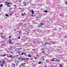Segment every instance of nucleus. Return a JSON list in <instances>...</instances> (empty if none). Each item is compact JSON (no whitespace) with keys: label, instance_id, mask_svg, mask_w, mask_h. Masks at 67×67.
I'll list each match as a JSON object with an SVG mask.
<instances>
[{"label":"nucleus","instance_id":"1","mask_svg":"<svg viewBox=\"0 0 67 67\" xmlns=\"http://www.w3.org/2000/svg\"><path fill=\"white\" fill-rule=\"evenodd\" d=\"M30 32L29 31H26L24 33V34L25 35H28V34H29Z\"/></svg>","mask_w":67,"mask_h":67},{"label":"nucleus","instance_id":"2","mask_svg":"<svg viewBox=\"0 0 67 67\" xmlns=\"http://www.w3.org/2000/svg\"><path fill=\"white\" fill-rule=\"evenodd\" d=\"M43 21V22L44 23H42L41 24L40 26H42V25H44L45 24L46 22L45 21H44V20Z\"/></svg>","mask_w":67,"mask_h":67},{"label":"nucleus","instance_id":"3","mask_svg":"<svg viewBox=\"0 0 67 67\" xmlns=\"http://www.w3.org/2000/svg\"><path fill=\"white\" fill-rule=\"evenodd\" d=\"M21 60H29V58H26L25 59V58H21Z\"/></svg>","mask_w":67,"mask_h":67},{"label":"nucleus","instance_id":"4","mask_svg":"<svg viewBox=\"0 0 67 67\" xmlns=\"http://www.w3.org/2000/svg\"><path fill=\"white\" fill-rule=\"evenodd\" d=\"M43 62H42L41 61H40V62L38 63L39 64H42Z\"/></svg>","mask_w":67,"mask_h":67},{"label":"nucleus","instance_id":"5","mask_svg":"<svg viewBox=\"0 0 67 67\" xmlns=\"http://www.w3.org/2000/svg\"><path fill=\"white\" fill-rule=\"evenodd\" d=\"M24 64H23V67H25V66L24 64H26V63H23Z\"/></svg>","mask_w":67,"mask_h":67},{"label":"nucleus","instance_id":"6","mask_svg":"<svg viewBox=\"0 0 67 67\" xmlns=\"http://www.w3.org/2000/svg\"><path fill=\"white\" fill-rule=\"evenodd\" d=\"M12 9H13V8H12L10 7L9 8V10H12Z\"/></svg>","mask_w":67,"mask_h":67},{"label":"nucleus","instance_id":"7","mask_svg":"<svg viewBox=\"0 0 67 67\" xmlns=\"http://www.w3.org/2000/svg\"><path fill=\"white\" fill-rule=\"evenodd\" d=\"M28 56L29 57H31V55L30 54H29L28 55Z\"/></svg>","mask_w":67,"mask_h":67},{"label":"nucleus","instance_id":"8","mask_svg":"<svg viewBox=\"0 0 67 67\" xmlns=\"http://www.w3.org/2000/svg\"><path fill=\"white\" fill-rule=\"evenodd\" d=\"M1 67H3V65L2 64V63H1Z\"/></svg>","mask_w":67,"mask_h":67},{"label":"nucleus","instance_id":"9","mask_svg":"<svg viewBox=\"0 0 67 67\" xmlns=\"http://www.w3.org/2000/svg\"><path fill=\"white\" fill-rule=\"evenodd\" d=\"M3 7V4H1L0 5V7L1 8V7Z\"/></svg>","mask_w":67,"mask_h":67},{"label":"nucleus","instance_id":"10","mask_svg":"<svg viewBox=\"0 0 67 67\" xmlns=\"http://www.w3.org/2000/svg\"><path fill=\"white\" fill-rule=\"evenodd\" d=\"M9 57H11V58H12V55H10L9 56Z\"/></svg>","mask_w":67,"mask_h":67},{"label":"nucleus","instance_id":"11","mask_svg":"<svg viewBox=\"0 0 67 67\" xmlns=\"http://www.w3.org/2000/svg\"><path fill=\"white\" fill-rule=\"evenodd\" d=\"M9 43L10 44H12V45L13 44V43H12L11 42H9Z\"/></svg>","mask_w":67,"mask_h":67},{"label":"nucleus","instance_id":"12","mask_svg":"<svg viewBox=\"0 0 67 67\" xmlns=\"http://www.w3.org/2000/svg\"><path fill=\"white\" fill-rule=\"evenodd\" d=\"M48 44V42H45L44 44H45V45H47V44Z\"/></svg>","mask_w":67,"mask_h":67},{"label":"nucleus","instance_id":"13","mask_svg":"<svg viewBox=\"0 0 67 67\" xmlns=\"http://www.w3.org/2000/svg\"><path fill=\"white\" fill-rule=\"evenodd\" d=\"M46 61L47 63H48V60H46Z\"/></svg>","mask_w":67,"mask_h":67},{"label":"nucleus","instance_id":"14","mask_svg":"<svg viewBox=\"0 0 67 67\" xmlns=\"http://www.w3.org/2000/svg\"><path fill=\"white\" fill-rule=\"evenodd\" d=\"M14 7H15V8H14V9H16V5H14Z\"/></svg>","mask_w":67,"mask_h":67},{"label":"nucleus","instance_id":"15","mask_svg":"<svg viewBox=\"0 0 67 67\" xmlns=\"http://www.w3.org/2000/svg\"><path fill=\"white\" fill-rule=\"evenodd\" d=\"M41 58H42L41 59H44V56H43V57H41Z\"/></svg>","mask_w":67,"mask_h":67},{"label":"nucleus","instance_id":"16","mask_svg":"<svg viewBox=\"0 0 67 67\" xmlns=\"http://www.w3.org/2000/svg\"><path fill=\"white\" fill-rule=\"evenodd\" d=\"M5 55H7V54H4V55H2V57H4V56H5Z\"/></svg>","mask_w":67,"mask_h":67},{"label":"nucleus","instance_id":"17","mask_svg":"<svg viewBox=\"0 0 67 67\" xmlns=\"http://www.w3.org/2000/svg\"><path fill=\"white\" fill-rule=\"evenodd\" d=\"M5 44L4 43H3V44H2V46H4L5 45Z\"/></svg>","mask_w":67,"mask_h":67},{"label":"nucleus","instance_id":"18","mask_svg":"<svg viewBox=\"0 0 67 67\" xmlns=\"http://www.w3.org/2000/svg\"><path fill=\"white\" fill-rule=\"evenodd\" d=\"M60 16H64V15L62 14L61 15V14L60 15Z\"/></svg>","mask_w":67,"mask_h":67},{"label":"nucleus","instance_id":"19","mask_svg":"<svg viewBox=\"0 0 67 67\" xmlns=\"http://www.w3.org/2000/svg\"><path fill=\"white\" fill-rule=\"evenodd\" d=\"M42 31L41 30H38V32H41Z\"/></svg>","mask_w":67,"mask_h":67},{"label":"nucleus","instance_id":"20","mask_svg":"<svg viewBox=\"0 0 67 67\" xmlns=\"http://www.w3.org/2000/svg\"><path fill=\"white\" fill-rule=\"evenodd\" d=\"M23 64H24L23 63H21L20 64V66H23Z\"/></svg>","mask_w":67,"mask_h":67},{"label":"nucleus","instance_id":"21","mask_svg":"<svg viewBox=\"0 0 67 67\" xmlns=\"http://www.w3.org/2000/svg\"><path fill=\"white\" fill-rule=\"evenodd\" d=\"M8 2H5V4L6 5L7 4H8Z\"/></svg>","mask_w":67,"mask_h":67},{"label":"nucleus","instance_id":"22","mask_svg":"<svg viewBox=\"0 0 67 67\" xmlns=\"http://www.w3.org/2000/svg\"><path fill=\"white\" fill-rule=\"evenodd\" d=\"M31 13H32V14H34V11L33 10H32L31 11Z\"/></svg>","mask_w":67,"mask_h":67},{"label":"nucleus","instance_id":"23","mask_svg":"<svg viewBox=\"0 0 67 67\" xmlns=\"http://www.w3.org/2000/svg\"><path fill=\"white\" fill-rule=\"evenodd\" d=\"M59 65H60V67H63V65H62V64H60Z\"/></svg>","mask_w":67,"mask_h":67},{"label":"nucleus","instance_id":"24","mask_svg":"<svg viewBox=\"0 0 67 67\" xmlns=\"http://www.w3.org/2000/svg\"><path fill=\"white\" fill-rule=\"evenodd\" d=\"M5 16H9V15H8V14H5Z\"/></svg>","mask_w":67,"mask_h":67},{"label":"nucleus","instance_id":"25","mask_svg":"<svg viewBox=\"0 0 67 67\" xmlns=\"http://www.w3.org/2000/svg\"><path fill=\"white\" fill-rule=\"evenodd\" d=\"M9 42H12V40L10 39L9 40Z\"/></svg>","mask_w":67,"mask_h":67},{"label":"nucleus","instance_id":"26","mask_svg":"<svg viewBox=\"0 0 67 67\" xmlns=\"http://www.w3.org/2000/svg\"><path fill=\"white\" fill-rule=\"evenodd\" d=\"M18 56H19L18 55H16L15 56V57H16V58L18 57Z\"/></svg>","mask_w":67,"mask_h":67},{"label":"nucleus","instance_id":"27","mask_svg":"<svg viewBox=\"0 0 67 67\" xmlns=\"http://www.w3.org/2000/svg\"><path fill=\"white\" fill-rule=\"evenodd\" d=\"M1 37L2 38H4V36H1Z\"/></svg>","mask_w":67,"mask_h":67},{"label":"nucleus","instance_id":"28","mask_svg":"<svg viewBox=\"0 0 67 67\" xmlns=\"http://www.w3.org/2000/svg\"><path fill=\"white\" fill-rule=\"evenodd\" d=\"M19 62H18V61H15V63H19Z\"/></svg>","mask_w":67,"mask_h":67},{"label":"nucleus","instance_id":"29","mask_svg":"<svg viewBox=\"0 0 67 67\" xmlns=\"http://www.w3.org/2000/svg\"><path fill=\"white\" fill-rule=\"evenodd\" d=\"M51 62H52L53 61V62H54V60H53V59H52V60H51Z\"/></svg>","mask_w":67,"mask_h":67},{"label":"nucleus","instance_id":"30","mask_svg":"<svg viewBox=\"0 0 67 67\" xmlns=\"http://www.w3.org/2000/svg\"><path fill=\"white\" fill-rule=\"evenodd\" d=\"M32 51H35V49H32Z\"/></svg>","mask_w":67,"mask_h":67},{"label":"nucleus","instance_id":"31","mask_svg":"<svg viewBox=\"0 0 67 67\" xmlns=\"http://www.w3.org/2000/svg\"><path fill=\"white\" fill-rule=\"evenodd\" d=\"M44 12H46V13H47V10H45V11H44Z\"/></svg>","mask_w":67,"mask_h":67},{"label":"nucleus","instance_id":"32","mask_svg":"<svg viewBox=\"0 0 67 67\" xmlns=\"http://www.w3.org/2000/svg\"><path fill=\"white\" fill-rule=\"evenodd\" d=\"M7 7H10V5H7Z\"/></svg>","mask_w":67,"mask_h":67},{"label":"nucleus","instance_id":"33","mask_svg":"<svg viewBox=\"0 0 67 67\" xmlns=\"http://www.w3.org/2000/svg\"><path fill=\"white\" fill-rule=\"evenodd\" d=\"M19 33H21V31L20 30H19Z\"/></svg>","mask_w":67,"mask_h":67},{"label":"nucleus","instance_id":"34","mask_svg":"<svg viewBox=\"0 0 67 67\" xmlns=\"http://www.w3.org/2000/svg\"><path fill=\"white\" fill-rule=\"evenodd\" d=\"M9 4H11V3H9V2H8V3H7V5H8Z\"/></svg>","mask_w":67,"mask_h":67},{"label":"nucleus","instance_id":"35","mask_svg":"<svg viewBox=\"0 0 67 67\" xmlns=\"http://www.w3.org/2000/svg\"><path fill=\"white\" fill-rule=\"evenodd\" d=\"M64 38H67V36H65L64 37Z\"/></svg>","mask_w":67,"mask_h":67},{"label":"nucleus","instance_id":"36","mask_svg":"<svg viewBox=\"0 0 67 67\" xmlns=\"http://www.w3.org/2000/svg\"><path fill=\"white\" fill-rule=\"evenodd\" d=\"M23 54H24V53H21V55H23Z\"/></svg>","mask_w":67,"mask_h":67},{"label":"nucleus","instance_id":"37","mask_svg":"<svg viewBox=\"0 0 67 67\" xmlns=\"http://www.w3.org/2000/svg\"><path fill=\"white\" fill-rule=\"evenodd\" d=\"M44 52H45V51H42V53H44Z\"/></svg>","mask_w":67,"mask_h":67},{"label":"nucleus","instance_id":"38","mask_svg":"<svg viewBox=\"0 0 67 67\" xmlns=\"http://www.w3.org/2000/svg\"><path fill=\"white\" fill-rule=\"evenodd\" d=\"M13 64H13L12 65V66L13 67H14V65H13Z\"/></svg>","mask_w":67,"mask_h":67},{"label":"nucleus","instance_id":"39","mask_svg":"<svg viewBox=\"0 0 67 67\" xmlns=\"http://www.w3.org/2000/svg\"><path fill=\"white\" fill-rule=\"evenodd\" d=\"M3 61L4 62H5V60H4V59H3Z\"/></svg>","mask_w":67,"mask_h":67},{"label":"nucleus","instance_id":"40","mask_svg":"<svg viewBox=\"0 0 67 67\" xmlns=\"http://www.w3.org/2000/svg\"><path fill=\"white\" fill-rule=\"evenodd\" d=\"M13 66L14 67H15V64H13Z\"/></svg>","mask_w":67,"mask_h":67},{"label":"nucleus","instance_id":"41","mask_svg":"<svg viewBox=\"0 0 67 67\" xmlns=\"http://www.w3.org/2000/svg\"><path fill=\"white\" fill-rule=\"evenodd\" d=\"M37 57H36L35 58V59H37Z\"/></svg>","mask_w":67,"mask_h":67},{"label":"nucleus","instance_id":"42","mask_svg":"<svg viewBox=\"0 0 67 67\" xmlns=\"http://www.w3.org/2000/svg\"><path fill=\"white\" fill-rule=\"evenodd\" d=\"M9 38H11V36H9Z\"/></svg>","mask_w":67,"mask_h":67},{"label":"nucleus","instance_id":"43","mask_svg":"<svg viewBox=\"0 0 67 67\" xmlns=\"http://www.w3.org/2000/svg\"><path fill=\"white\" fill-rule=\"evenodd\" d=\"M30 60H33V58H31L30 59Z\"/></svg>","mask_w":67,"mask_h":67},{"label":"nucleus","instance_id":"44","mask_svg":"<svg viewBox=\"0 0 67 67\" xmlns=\"http://www.w3.org/2000/svg\"><path fill=\"white\" fill-rule=\"evenodd\" d=\"M18 38H19V39H20V36L18 37Z\"/></svg>","mask_w":67,"mask_h":67},{"label":"nucleus","instance_id":"45","mask_svg":"<svg viewBox=\"0 0 67 67\" xmlns=\"http://www.w3.org/2000/svg\"><path fill=\"white\" fill-rule=\"evenodd\" d=\"M56 61H57V62H58V61H59V60L58 59H57L56 60Z\"/></svg>","mask_w":67,"mask_h":67},{"label":"nucleus","instance_id":"46","mask_svg":"<svg viewBox=\"0 0 67 67\" xmlns=\"http://www.w3.org/2000/svg\"><path fill=\"white\" fill-rule=\"evenodd\" d=\"M24 55H26V53H24Z\"/></svg>","mask_w":67,"mask_h":67},{"label":"nucleus","instance_id":"47","mask_svg":"<svg viewBox=\"0 0 67 67\" xmlns=\"http://www.w3.org/2000/svg\"><path fill=\"white\" fill-rule=\"evenodd\" d=\"M31 28H33V26H32V25H31Z\"/></svg>","mask_w":67,"mask_h":67},{"label":"nucleus","instance_id":"48","mask_svg":"<svg viewBox=\"0 0 67 67\" xmlns=\"http://www.w3.org/2000/svg\"><path fill=\"white\" fill-rule=\"evenodd\" d=\"M20 44V43H17V44H18V45H19Z\"/></svg>","mask_w":67,"mask_h":67},{"label":"nucleus","instance_id":"49","mask_svg":"<svg viewBox=\"0 0 67 67\" xmlns=\"http://www.w3.org/2000/svg\"><path fill=\"white\" fill-rule=\"evenodd\" d=\"M24 5H26V4H24Z\"/></svg>","mask_w":67,"mask_h":67},{"label":"nucleus","instance_id":"50","mask_svg":"<svg viewBox=\"0 0 67 67\" xmlns=\"http://www.w3.org/2000/svg\"><path fill=\"white\" fill-rule=\"evenodd\" d=\"M65 4H67V2H65Z\"/></svg>","mask_w":67,"mask_h":67},{"label":"nucleus","instance_id":"51","mask_svg":"<svg viewBox=\"0 0 67 67\" xmlns=\"http://www.w3.org/2000/svg\"><path fill=\"white\" fill-rule=\"evenodd\" d=\"M22 15V16H23L24 15V14H22V15Z\"/></svg>","mask_w":67,"mask_h":67},{"label":"nucleus","instance_id":"52","mask_svg":"<svg viewBox=\"0 0 67 67\" xmlns=\"http://www.w3.org/2000/svg\"><path fill=\"white\" fill-rule=\"evenodd\" d=\"M1 62H2V61L1 60H0V63H1Z\"/></svg>","mask_w":67,"mask_h":67},{"label":"nucleus","instance_id":"53","mask_svg":"<svg viewBox=\"0 0 67 67\" xmlns=\"http://www.w3.org/2000/svg\"><path fill=\"white\" fill-rule=\"evenodd\" d=\"M19 9H21V8L19 7Z\"/></svg>","mask_w":67,"mask_h":67},{"label":"nucleus","instance_id":"54","mask_svg":"<svg viewBox=\"0 0 67 67\" xmlns=\"http://www.w3.org/2000/svg\"><path fill=\"white\" fill-rule=\"evenodd\" d=\"M14 30L15 31H16V29H14Z\"/></svg>","mask_w":67,"mask_h":67},{"label":"nucleus","instance_id":"55","mask_svg":"<svg viewBox=\"0 0 67 67\" xmlns=\"http://www.w3.org/2000/svg\"><path fill=\"white\" fill-rule=\"evenodd\" d=\"M53 44H55V42H53Z\"/></svg>","mask_w":67,"mask_h":67},{"label":"nucleus","instance_id":"56","mask_svg":"<svg viewBox=\"0 0 67 67\" xmlns=\"http://www.w3.org/2000/svg\"><path fill=\"white\" fill-rule=\"evenodd\" d=\"M8 49H9V50H10V49H11L10 48H8Z\"/></svg>","mask_w":67,"mask_h":67},{"label":"nucleus","instance_id":"57","mask_svg":"<svg viewBox=\"0 0 67 67\" xmlns=\"http://www.w3.org/2000/svg\"><path fill=\"white\" fill-rule=\"evenodd\" d=\"M3 64H4V62H3Z\"/></svg>","mask_w":67,"mask_h":67},{"label":"nucleus","instance_id":"58","mask_svg":"<svg viewBox=\"0 0 67 67\" xmlns=\"http://www.w3.org/2000/svg\"><path fill=\"white\" fill-rule=\"evenodd\" d=\"M12 13H11L10 15H12Z\"/></svg>","mask_w":67,"mask_h":67},{"label":"nucleus","instance_id":"59","mask_svg":"<svg viewBox=\"0 0 67 67\" xmlns=\"http://www.w3.org/2000/svg\"><path fill=\"white\" fill-rule=\"evenodd\" d=\"M19 67H22V66H20V65H19Z\"/></svg>","mask_w":67,"mask_h":67},{"label":"nucleus","instance_id":"60","mask_svg":"<svg viewBox=\"0 0 67 67\" xmlns=\"http://www.w3.org/2000/svg\"><path fill=\"white\" fill-rule=\"evenodd\" d=\"M31 16H33V15H31Z\"/></svg>","mask_w":67,"mask_h":67},{"label":"nucleus","instance_id":"61","mask_svg":"<svg viewBox=\"0 0 67 67\" xmlns=\"http://www.w3.org/2000/svg\"><path fill=\"white\" fill-rule=\"evenodd\" d=\"M12 58H14V57H12Z\"/></svg>","mask_w":67,"mask_h":67},{"label":"nucleus","instance_id":"62","mask_svg":"<svg viewBox=\"0 0 67 67\" xmlns=\"http://www.w3.org/2000/svg\"><path fill=\"white\" fill-rule=\"evenodd\" d=\"M19 2H21V1H19Z\"/></svg>","mask_w":67,"mask_h":67},{"label":"nucleus","instance_id":"63","mask_svg":"<svg viewBox=\"0 0 67 67\" xmlns=\"http://www.w3.org/2000/svg\"><path fill=\"white\" fill-rule=\"evenodd\" d=\"M11 53H12V52H11Z\"/></svg>","mask_w":67,"mask_h":67},{"label":"nucleus","instance_id":"64","mask_svg":"<svg viewBox=\"0 0 67 67\" xmlns=\"http://www.w3.org/2000/svg\"><path fill=\"white\" fill-rule=\"evenodd\" d=\"M1 34V35H2V34H3V33H2V34Z\"/></svg>","mask_w":67,"mask_h":67}]
</instances>
